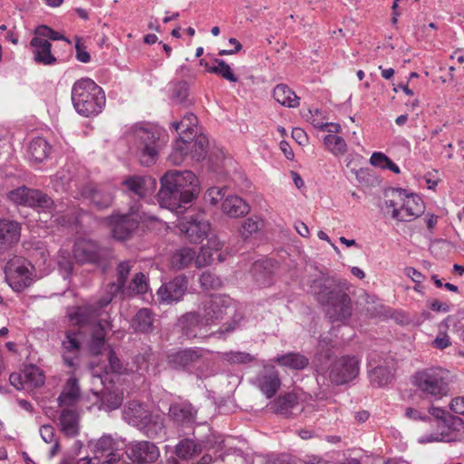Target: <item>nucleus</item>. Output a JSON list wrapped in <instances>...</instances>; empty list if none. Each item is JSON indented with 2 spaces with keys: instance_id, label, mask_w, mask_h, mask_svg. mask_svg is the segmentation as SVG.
Returning a JSON list of instances; mask_svg holds the SVG:
<instances>
[{
  "instance_id": "obj_42",
  "label": "nucleus",
  "mask_w": 464,
  "mask_h": 464,
  "mask_svg": "<svg viewBox=\"0 0 464 464\" xmlns=\"http://www.w3.org/2000/svg\"><path fill=\"white\" fill-rule=\"evenodd\" d=\"M23 372L27 389L41 387L44 384L45 376L38 366L29 364L24 367Z\"/></svg>"
},
{
  "instance_id": "obj_56",
  "label": "nucleus",
  "mask_w": 464,
  "mask_h": 464,
  "mask_svg": "<svg viewBox=\"0 0 464 464\" xmlns=\"http://www.w3.org/2000/svg\"><path fill=\"white\" fill-rule=\"evenodd\" d=\"M35 36H40L43 39L48 38L53 41L62 40L70 44V41L62 34L53 30L47 25H40L34 30Z\"/></svg>"
},
{
  "instance_id": "obj_32",
  "label": "nucleus",
  "mask_w": 464,
  "mask_h": 464,
  "mask_svg": "<svg viewBox=\"0 0 464 464\" xmlns=\"http://www.w3.org/2000/svg\"><path fill=\"white\" fill-rule=\"evenodd\" d=\"M83 195L90 198L92 203L99 209H103L111 205L113 197L102 187L88 185L83 189Z\"/></svg>"
},
{
  "instance_id": "obj_62",
  "label": "nucleus",
  "mask_w": 464,
  "mask_h": 464,
  "mask_svg": "<svg viewBox=\"0 0 464 464\" xmlns=\"http://www.w3.org/2000/svg\"><path fill=\"white\" fill-rule=\"evenodd\" d=\"M9 382L11 385H13L17 390H27L24 379V372L17 373L13 372L10 374Z\"/></svg>"
},
{
  "instance_id": "obj_40",
  "label": "nucleus",
  "mask_w": 464,
  "mask_h": 464,
  "mask_svg": "<svg viewBox=\"0 0 464 464\" xmlns=\"http://www.w3.org/2000/svg\"><path fill=\"white\" fill-rule=\"evenodd\" d=\"M51 150V146L42 137H37L32 140L28 146V156L30 160L35 162H42L45 160Z\"/></svg>"
},
{
  "instance_id": "obj_35",
  "label": "nucleus",
  "mask_w": 464,
  "mask_h": 464,
  "mask_svg": "<svg viewBox=\"0 0 464 464\" xmlns=\"http://www.w3.org/2000/svg\"><path fill=\"white\" fill-rule=\"evenodd\" d=\"M80 397V387L78 380L71 377L67 380L57 401L61 407L72 406Z\"/></svg>"
},
{
  "instance_id": "obj_20",
  "label": "nucleus",
  "mask_w": 464,
  "mask_h": 464,
  "mask_svg": "<svg viewBox=\"0 0 464 464\" xmlns=\"http://www.w3.org/2000/svg\"><path fill=\"white\" fill-rule=\"evenodd\" d=\"M148 290V278L141 272L134 276L128 286L125 285V282L118 278V296L121 298H132L136 295L146 294Z\"/></svg>"
},
{
  "instance_id": "obj_16",
  "label": "nucleus",
  "mask_w": 464,
  "mask_h": 464,
  "mask_svg": "<svg viewBox=\"0 0 464 464\" xmlns=\"http://www.w3.org/2000/svg\"><path fill=\"white\" fill-rule=\"evenodd\" d=\"M8 198L16 205L31 208H48L53 203L52 198L42 191L24 186L11 190Z\"/></svg>"
},
{
  "instance_id": "obj_3",
  "label": "nucleus",
  "mask_w": 464,
  "mask_h": 464,
  "mask_svg": "<svg viewBox=\"0 0 464 464\" xmlns=\"http://www.w3.org/2000/svg\"><path fill=\"white\" fill-rule=\"evenodd\" d=\"M116 295V285L111 283L108 285L106 295L102 296L96 304L78 306L69 313V318L79 326H92L90 350L93 354L101 353L105 343L106 330L112 326L107 320V314L103 309L108 306Z\"/></svg>"
},
{
  "instance_id": "obj_51",
  "label": "nucleus",
  "mask_w": 464,
  "mask_h": 464,
  "mask_svg": "<svg viewBox=\"0 0 464 464\" xmlns=\"http://www.w3.org/2000/svg\"><path fill=\"white\" fill-rule=\"evenodd\" d=\"M188 83L186 81H179L173 86L172 99H174L177 102L187 106L189 104L188 100Z\"/></svg>"
},
{
  "instance_id": "obj_48",
  "label": "nucleus",
  "mask_w": 464,
  "mask_h": 464,
  "mask_svg": "<svg viewBox=\"0 0 464 464\" xmlns=\"http://www.w3.org/2000/svg\"><path fill=\"white\" fill-rule=\"evenodd\" d=\"M324 143L335 156L344 155L347 151V144L341 136L327 134L324 138Z\"/></svg>"
},
{
  "instance_id": "obj_13",
  "label": "nucleus",
  "mask_w": 464,
  "mask_h": 464,
  "mask_svg": "<svg viewBox=\"0 0 464 464\" xmlns=\"http://www.w3.org/2000/svg\"><path fill=\"white\" fill-rule=\"evenodd\" d=\"M188 288V278L186 275H178L161 284L156 292L160 304H173L182 301Z\"/></svg>"
},
{
  "instance_id": "obj_34",
  "label": "nucleus",
  "mask_w": 464,
  "mask_h": 464,
  "mask_svg": "<svg viewBox=\"0 0 464 464\" xmlns=\"http://www.w3.org/2000/svg\"><path fill=\"white\" fill-rule=\"evenodd\" d=\"M424 212V202L417 194L409 193L401 222H410Z\"/></svg>"
},
{
  "instance_id": "obj_22",
  "label": "nucleus",
  "mask_w": 464,
  "mask_h": 464,
  "mask_svg": "<svg viewBox=\"0 0 464 464\" xmlns=\"http://www.w3.org/2000/svg\"><path fill=\"white\" fill-rule=\"evenodd\" d=\"M21 236V227L18 222L6 219L0 220V253L17 244Z\"/></svg>"
},
{
  "instance_id": "obj_14",
  "label": "nucleus",
  "mask_w": 464,
  "mask_h": 464,
  "mask_svg": "<svg viewBox=\"0 0 464 464\" xmlns=\"http://www.w3.org/2000/svg\"><path fill=\"white\" fill-rule=\"evenodd\" d=\"M177 326L181 334L188 340L195 338L214 337L211 332L208 333L207 322L201 313L188 312L181 315L177 323Z\"/></svg>"
},
{
  "instance_id": "obj_59",
  "label": "nucleus",
  "mask_w": 464,
  "mask_h": 464,
  "mask_svg": "<svg viewBox=\"0 0 464 464\" xmlns=\"http://www.w3.org/2000/svg\"><path fill=\"white\" fill-rule=\"evenodd\" d=\"M58 265L60 268L67 274H71L73 269V264L71 260L70 254L67 251H61L59 255Z\"/></svg>"
},
{
  "instance_id": "obj_52",
  "label": "nucleus",
  "mask_w": 464,
  "mask_h": 464,
  "mask_svg": "<svg viewBox=\"0 0 464 464\" xmlns=\"http://www.w3.org/2000/svg\"><path fill=\"white\" fill-rule=\"evenodd\" d=\"M199 284L204 290L218 289L222 285L220 278L210 271H205L200 275Z\"/></svg>"
},
{
  "instance_id": "obj_64",
  "label": "nucleus",
  "mask_w": 464,
  "mask_h": 464,
  "mask_svg": "<svg viewBox=\"0 0 464 464\" xmlns=\"http://www.w3.org/2000/svg\"><path fill=\"white\" fill-rule=\"evenodd\" d=\"M450 410L460 415H464V397H457L451 400L450 403Z\"/></svg>"
},
{
  "instance_id": "obj_2",
  "label": "nucleus",
  "mask_w": 464,
  "mask_h": 464,
  "mask_svg": "<svg viewBox=\"0 0 464 464\" xmlns=\"http://www.w3.org/2000/svg\"><path fill=\"white\" fill-rule=\"evenodd\" d=\"M198 180L190 170H169L160 179L158 201L160 207L181 213L198 194Z\"/></svg>"
},
{
  "instance_id": "obj_9",
  "label": "nucleus",
  "mask_w": 464,
  "mask_h": 464,
  "mask_svg": "<svg viewBox=\"0 0 464 464\" xmlns=\"http://www.w3.org/2000/svg\"><path fill=\"white\" fill-rule=\"evenodd\" d=\"M5 280L15 292H21L34 282V267L24 257L13 256L5 266Z\"/></svg>"
},
{
  "instance_id": "obj_61",
  "label": "nucleus",
  "mask_w": 464,
  "mask_h": 464,
  "mask_svg": "<svg viewBox=\"0 0 464 464\" xmlns=\"http://www.w3.org/2000/svg\"><path fill=\"white\" fill-rule=\"evenodd\" d=\"M40 434L42 439L46 443H52L56 440L54 429L51 425H44L40 429Z\"/></svg>"
},
{
  "instance_id": "obj_36",
  "label": "nucleus",
  "mask_w": 464,
  "mask_h": 464,
  "mask_svg": "<svg viewBox=\"0 0 464 464\" xmlns=\"http://www.w3.org/2000/svg\"><path fill=\"white\" fill-rule=\"evenodd\" d=\"M192 262L196 263V249L188 246L176 250L170 258V266L174 270H182Z\"/></svg>"
},
{
  "instance_id": "obj_10",
  "label": "nucleus",
  "mask_w": 464,
  "mask_h": 464,
  "mask_svg": "<svg viewBox=\"0 0 464 464\" xmlns=\"http://www.w3.org/2000/svg\"><path fill=\"white\" fill-rule=\"evenodd\" d=\"M168 363L176 371L199 375V369L206 364L202 348H187L168 355Z\"/></svg>"
},
{
  "instance_id": "obj_46",
  "label": "nucleus",
  "mask_w": 464,
  "mask_h": 464,
  "mask_svg": "<svg viewBox=\"0 0 464 464\" xmlns=\"http://www.w3.org/2000/svg\"><path fill=\"white\" fill-rule=\"evenodd\" d=\"M115 357H114V352L111 351L110 354V366L111 368V372H106L104 375L101 377V382L103 385V396H105V393H108L112 398H115V382H114V363H115Z\"/></svg>"
},
{
  "instance_id": "obj_26",
  "label": "nucleus",
  "mask_w": 464,
  "mask_h": 464,
  "mask_svg": "<svg viewBox=\"0 0 464 464\" xmlns=\"http://www.w3.org/2000/svg\"><path fill=\"white\" fill-rule=\"evenodd\" d=\"M150 411L141 404L135 401L129 402L122 410V419L129 423L139 429L143 426V422Z\"/></svg>"
},
{
  "instance_id": "obj_24",
  "label": "nucleus",
  "mask_w": 464,
  "mask_h": 464,
  "mask_svg": "<svg viewBox=\"0 0 464 464\" xmlns=\"http://www.w3.org/2000/svg\"><path fill=\"white\" fill-rule=\"evenodd\" d=\"M277 263L272 259L256 261L253 271L256 283L262 287H267L274 283Z\"/></svg>"
},
{
  "instance_id": "obj_4",
  "label": "nucleus",
  "mask_w": 464,
  "mask_h": 464,
  "mask_svg": "<svg viewBox=\"0 0 464 464\" xmlns=\"http://www.w3.org/2000/svg\"><path fill=\"white\" fill-rule=\"evenodd\" d=\"M310 290L314 298L326 305L332 323L344 322L352 315L351 298L346 293L345 283L321 276L310 281Z\"/></svg>"
},
{
  "instance_id": "obj_33",
  "label": "nucleus",
  "mask_w": 464,
  "mask_h": 464,
  "mask_svg": "<svg viewBox=\"0 0 464 464\" xmlns=\"http://www.w3.org/2000/svg\"><path fill=\"white\" fill-rule=\"evenodd\" d=\"M273 362H276L280 366L296 371L304 370L309 364V359L305 355L294 352L277 355L273 359Z\"/></svg>"
},
{
  "instance_id": "obj_28",
  "label": "nucleus",
  "mask_w": 464,
  "mask_h": 464,
  "mask_svg": "<svg viewBox=\"0 0 464 464\" xmlns=\"http://www.w3.org/2000/svg\"><path fill=\"white\" fill-rule=\"evenodd\" d=\"M153 356V353L150 347H146L143 349L142 353H140L135 355L133 358V366L130 369L127 367H123L120 359L118 358V377L122 374H129V372H137L140 375L144 372H148L151 357Z\"/></svg>"
},
{
  "instance_id": "obj_19",
  "label": "nucleus",
  "mask_w": 464,
  "mask_h": 464,
  "mask_svg": "<svg viewBox=\"0 0 464 464\" xmlns=\"http://www.w3.org/2000/svg\"><path fill=\"white\" fill-rule=\"evenodd\" d=\"M125 453L136 464L153 463L160 455L159 448L153 442L146 440L130 443Z\"/></svg>"
},
{
  "instance_id": "obj_17",
  "label": "nucleus",
  "mask_w": 464,
  "mask_h": 464,
  "mask_svg": "<svg viewBox=\"0 0 464 464\" xmlns=\"http://www.w3.org/2000/svg\"><path fill=\"white\" fill-rule=\"evenodd\" d=\"M179 227L188 240L193 244L201 243L210 231V224L203 213H197L180 220Z\"/></svg>"
},
{
  "instance_id": "obj_47",
  "label": "nucleus",
  "mask_w": 464,
  "mask_h": 464,
  "mask_svg": "<svg viewBox=\"0 0 464 464\" xmlns=\"http://www.w3.org/2000/svg\"><path fill=\"white\" fill-rule=\"evenodd\" d=\"M188 155V145H186L185 137L181 135L175 140L172 151L169 155V160L173 165H179L184 161L185 157Z\"/></svg>"
},
{
  "instance_id": "obj_5",
  "label": "nucleus",
  "mask_w": 464,
  "mask_h": 464,
  "mask_svg": "<svg viewBox=\"0 0 464 464\" xmlns=\"http://www.w3.org/2000/svg\"><path fill=\"white\" fill-rule=\"evenodd\" d=\"M199 312L208 325L218 324L225 316L231 315L229 323L223 324L211 335L225 339L227 334L239 328L244 319L242 313L238 312L234 301L227 295H212L201 303Z\"/></svg>"
},
{
  "instance_id": "obj_37",
  "label": "nucleus",
  "mask_w": 464,
  "mask_h": 464,
  "mask_svg": "<svg viewBox=\"0 0 464 464\" xmlns=\"http://www.w3.org/2000/svg\"><path fill=\"white\" fill-rule=\"evenodd\" d=\"M273 97L285 107L296 108L299 106V97L286 84H277L274 88Z\"/></svg>"
},
{
  "instance_id": "obj_25",
  "label": "nucleus",
  "mask_w": 464,
  "mask_h": 464,
  "mask_svg": "<svg viewBox=\"0 0 464 464\" xmlns=\"http://www.w3.org/2000/svg\"><path fill=\"white\" fill-rule=\"evenodd\" d=\"M207 444L202 440H195L190 438H185L179 441L175 447V454L178 458L188 460L195 458L207 449Z\"/></svg>"
},
{
  "instance_id": "obj_60",
  "label": "nucleus",
  "mask_w": 464,
  "mask_h": 464,
  "mask_svg": "<svg viewBox=\"0 0 464 464\" xmlns=\"http://www.w3.org/2000/svg\"><path fill=\"white\" fill-rule=\"evenodd\" d=\"M391 159L387 157L384 153L380 151H375L372 154L370 158V163L372 166L381 168L384 169V166L388 164Z\"/></svg>"
},
{
  "instance_id": "obj_44",
  "label": "nucleus",
  "mask_w": 464,
  "mask_h": 464,
  "mask_svg": "<svg viewBox=\"0 0 464 464\" xmlns=\"http://www.w3.org/2000/svg\"><path fill=\"white\" fill-rule=\"evenodd\" d=\"M114 440L111 435H104L94 443H91L92 446V452L94 454V459H100L101 457H114L113 453Z\"/></svg>"
},
{
  "instance_id": "obj_31",
  "label": "nucleus",
  "mask_w": 464,
  "mask_h": 464,
  "mask_svg": "<svg viewBox=\"0 0 464 464\" xmlns=\"http://www.w3.org/2000/svg\"><path fill=\"white\" fill-rule=\"evenodd\" d=\"M223 212L230 218H239L246 215L249 205L238 196H227L222 203Z\"/></svg>"
},
{
  "instance_id": "obj_11",
  "label": "nucleus",
  "mask_w": 464,
  "mask_h": 464,
  "mask_svg": "<svg viewBox=\"0 0 464 464\" xmlns=\"http://www.w3.org/2000/svg\"><path fill=\"white\" fill-rule=\"evenodd\" d=\"M72 253L77 262L96 264L102 270H105L108 259L111 256V252L99 247L94 241L86 238L76 240Z\"/></svg>"
},
{
  "instance_id": "obj_50",
  "label": "nucleus",
  "mask_w": 464,
  "mask_h": 464,
  "mask_svg": "<svg viewBox=\"0 0 464 464\" xmlns=\"http://www.w3.org/2000/svg\"><path fill=\"white\" fill-rule=\"evenodd\" d=\"M213 61L215 63V68L211 69V73L219 75L231 82H237L238 81V78L233 72L229 64H227L224 60L214 58Z\"/></svg>"
},
{
  "instance_id": "obj_63",
  "label": "nucleus",
  "mask_w": 464,
  "mask_h": 464,
  "mask_svg": "<svg viewBox=\"0 0 464 464\" xmlns=\"http://www.w3.org/2000/svg\"><path fill=\"white\" fill-rule=\"evenodd\" d=\"M315 125L320 130H326L330 133H339L342 130L341 125L335 122L315 121Z\"/></svg>"
},
{
  "instance_id": "obj_15",
  "label": "nucleus",
  "mask_w": 464,
  "mask_h": 464,
  "mask_svg": "<svg viewBox=\"0 0 464 464\" xmlns=\"http://www.w3.org/2000/svg\"><path fill=\"white\" fill-rule=\"evenodd\" d=\"M122 193L140 200L154 193L157 188V180L151 176L129 175L121 181Z\"/></svg>"
},
{
  "instance_id": "obj_53",
  "label": "nucleus",
  "mask_w": 464,
  "mask_h": 464,
  "mask_svg": "<svg viewBox=\"0 0 464 464\" xmlns=\"http://www.w3.org/2000/svg\"><path fill=\"white\" fill-rule=\"evenodd\" d=\"M223 359L229 363L246 364L254 361V356L246 352L230 351L223 354Z\"/></svg>"
},
{
  "instance_id": "obj_30",
  "label": "nucleus",
  "mask_w": 464,
  "mask_h": 464,
  "mask_svg": "<svg viewBox=\"0 0 464 464\" xmlns=\"http://www.w3.org/2000/svg\"><path fill=\"white\" fill-rule=\"evenodd\" d=\"M222 248V244L214 238H210L207 246L200 248L198 253L196 252V266L197 267H203L211 265L216 257L221 262V255L218 251Z\"/></svg>"
},
{
  "instance_id": "obj_21",
  "label": "nucleus",
  "mask_w": 464,
  "mask_h": 464,
  "mask_svg": "<svg viewBox=\"0 0 464 464\" xmlns=\"http://www.w3.org/2000/svg\"><path fill=\"white\" fill-rule=\"evenodd\" d=\"M33 49L34 61L44 65H53L56 63V57L52 53V44L47 39L34 36L30 42Z\"/></svg>"
},
{
  "instance_id": "obj_38",
  "label": "nucleus",
  "mask_w": 464,
  "mask_h": 464,
  "mask_svg": "<svg viewBox=\"0 0 464 464\" xmlns=\"http://www.w3.org/2000/svg\"><path fill=\"white\" fill-rule=\"evenodd\" d=\"M186 145H188V155L197 161L203 160L207 154L208 139L205 136H186Z\"/></svg>"
},
{
  "instance_id": "obj_8",
  "label": "nucleus",
  "mask_w": 464,
  "mask_h": 464,
  "mask_svg": "<svg viewBox=\"0 0 464 464\" xmlns=\"http://www.w3.org/2000/svg\"><path fill=\"white\" fill-rule=\"evenodd\" d=\"M130 136L134 140L135 154L142 166L150 167L157 162L163 131L149 125L134 124Z\"/></svg>"
},
{
  "instance_id": "obj_12",
  "label": "nucleus",
  "mask_w": 464,
  "mask_h": 464,
  "mask_svg": "<svg viewBox=\"0 0 464 464\" xmlns=\"http://www.w3.org/2000/svg\"><path fill=\"white\" fill-rule=\"evenodd\" d=\"M143 215L139 205L133 204L125 214L118 212V241H126L134 237H140L145 231Z\"/></svg>"
},
{
  "instance_id": "obj_23",
  "label": "nucleus",
  "mask_w": 464,
  "mask_h": 464,
  "mask_svg": "<svg viewBox=\"0 0 464 464\" xmlns=\"http://www.w3.org/2000/svg\"><path fill=\"white\" fill-rule=\"evenodd\" d=\"M197 410L187 401H176L170 404L169 417L177 424H188L195 421Z\"/></svg>"
},
{
  "instance_id": "obj_49",
  "label": "nucleus",
  "mask_w": 464,
  "mask_h": 464,
  "mask_svg": "<svg viewBox=\"0 0 464 464\" xmlns=\"http://www.w3.org/2000/svg\"><path fill=\"white\" fill-rule=\"evenodd\" d=\"M63 353L78 355L81 347V334L78 332H67L62 343Z\"/></svg>"
},
{
  "instance_id": "obj_45",
  "label": "nucleus",
  "mask_w": 464,
  "mask_h": 464,
  "mask_svg": "<svg viewBox=\"0 0 464 464\" xmlns=\"http://www.w3.org/2000/svg\"><path fill=\"white\" fill-rule=\"evenodd\" d=\"M198 118L194 113H186L180 121L171 123V127L186 136H196Z\"/></svg>"
},
{
  "instance_id": "obj_57",
  "label": "nucleus",
  "mask_w": 464,
  "mask_h": 464,
  "mask_svg": "<svg viewBox=\"0 0 464 464\" xmlns=\"http://www.w3.org/2000/svg\"><path fill=\"white\" fill-rule=\"evenodd\" d=\"M386 197L393 198L399 211L403 212L408 198V191L406 189L401 188H391L386 193Z\"/></svg>"
},
{
  "instance_id": "obj_1",
  "label": "nucleus",
  "mask_w": 464,
  "mask_h": 464,
  "mask_svg": "<svg viewBox=\"0 0 464 464\" xmlns=\"http://www.w3.org/2000/svg\"><path fill=\"white\" fill-rule=\"evenodd\" d=\"M333 341L320 336L313 361L314 371L334 385L341 386L357 378L360 372V360L355 355H343L333 362L334 357Z\"/></svg>"
},
{
  "instance_id": "obj_29",
  "label": "nucleus",
  "mask_w": 464,
  "mask_h": 464,
  "mask_svg": "<svg viewBox=\"0 0 464 464\" xmlns=\"http://www.w3.org/2000/svg\"><path fill=\"white\" fill-rule=\"evenodd\" d=\"M145 436L150 439H164L166 436V427L164 419L160 415L149 413V416L145 419L143 426L139 428Z\"/></svg>"
},
{
  "instance_id": "obj_43",
  "label": "nucleus",
  "mask_w": 464,
  "mask_h": 464,
  "mask_svg": "<svg viewBox=\"0 0 464 464\" xmlns=\"http://www.w3.org/2000/svg\"><path fill=\"white\" fill-rule=\"evenodd\" d=\"M369 378L372 385L381 388L392 382L393 373L387 366H374L369 370Z\"/></svg>"
},
{
  "instance_id": "obj_39",
  "label": "nucleus",
  "mask_w": 464,
  "mask_h": 464,
  "mask_svg": "<svg viewBox=\"0 0 464 464\" xmlns=\"http://www.w3.org/2000/svg\"><path fill=\"white\" fill-rule=\"evenodd\" d=\"M60 423L62 431L68 437L76 436L79 432V419L75 411L64 409L61 412Z\"/></svg>"
},
{
  "instance_id": "obj_6",
  "label": "nucleus",
  "mask_w": 464,
  "mask_h": 464,
  "mask_svg": "<svg viewBox=\"0 0 464 464\" xmlns=\"http://www.w3.org/2000/svg\"><path fill=\"white\" fill-rule=\"evenodd\" d=\"M411 382L416 394L432 403L450 394L452 380L449 370L433 366L417 371Z\"/></svg>"
},
{
  "instance_id": "obj_27",
  "label": "nucleus",
  "mask_w": 464,
  "mask_h": 464,
  "mask_svg": "<svg viewBox=\"0 0 464 464\" xmlns=\"http://www.w3.org/2000/svg\"><path fill=\"white\" fill-rule=\"evenodd\" d=\"M155 314L151 309L142 307L137 311L130 322V327L135 333L149 334L153 331Z\"/></svg>"
},
{
  "instance_id": "obj_55",
  "label": "nucleus",
  "mask_w": 464,
  "mask_h": 464,
  "mask_svg": "<svg viewBox=\"0 0 464 464\" xmlns=\"http://www.w3.org/2000/svg\"><path fill=\"white\" fill-rule=\"evenodd\" d=\"M261 219L257 217L246 218L241 225L239 233L242 237L247 238L253 233L257 232L260 228Z\"/></svg>"
},
{
  "instance_id": "obj_41",
  "label": "nucleus",
  "mask_w": 464,
  "mask_h": 464,
  "mask_svg": "<svg viewBox=\"0 0 464 464\" xmlns=\"http://www.w3.org/2000/svg\"><path fill=\"white\" fill-rule=\"evenodd\" d=\"M297 404L296 395L288 392L276 398L273 402V408L276 413L289 418Z\"/></svg>"
},
{
  "instance_id": "obj_58",
  "label": "nucleus",
  "mask_w": 464,
  "mask_h": 464,
  "mask_svg": "<svg viewBox=\"0 0 464 464\" xmlns=\"http://www.w3.org/2000/svg\"><path fill=\"white\" fill-rule=\"evenodd\" d=\"M75 57L76 59L83 63H87L91 61V55L88 53L86 46L82 43V39L78 36L75 37Z\"/></svg>"
},
{
  "instance_id": "obj_18",
  "label": "nucleus",
  "mask_w": 464,
  "mask_h": 464,
  "mask_svg": "<svg viewBox=\"0 0 464 464\" xmlns=\"http://www.w3.org/2000/svg\"><path fill=\"white\" fill-rule=\"evenodd\" d=\"M253 383L267 399H272L280 389L282 382L277 369L274 365L265 364Z\"/></svg>"
},
{
  "instance_id": "obj_54",
  "label": "nucleus",
  "mask_w": 464,
  "mask_h": 464,
  "mask_svg": "<svg viewBox=\"0 0 464 464\" xmlns=\"http://www.w3.org/2000/svg\"><path fill=\"white\" fill-rule=\"evenodd\" d=\"M226 187H212L209 188L204 195V200L212 206L217 205L219 201L223 200L226 197Z\"/></svg>"
},
{
  "instance_id": "obj_7",
  "label": "nucleus",
  "mask_w": 464,
  "mask_h": 464,
  "mask_svg": "<svg viewBox=\"0 0 464 464\" xmlns=\"http://www.w3.org/2000/svg\"><path fill=\"white\" fill-rule=\"evenodd\" d=\"M72 102L79 114L90 117L102 111L106 98L103 90L94 81L82 78L72 85Z\"/></svg>"
}]
</instances>
